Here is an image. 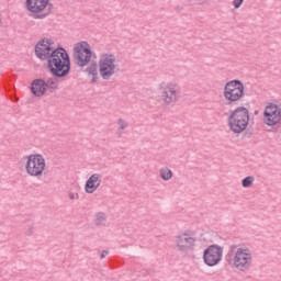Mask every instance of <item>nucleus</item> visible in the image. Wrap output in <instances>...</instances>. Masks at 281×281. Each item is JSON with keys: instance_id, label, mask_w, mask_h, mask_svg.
Here are the masks:
<instances>
[{"instance_id": "5701e85b", "label": "nucleus", "mask_w": 281, "mask_h": 281, "mask_svg": "<svg viewBox=\"0 0 281 281\" xmlns=\"http://www.w3.org/2000/svg\"><path fill=\"white\" fill-rule=\"evenodd\" d=\"M108 255H109V251L103 250V251L101 252V258H106Z\"/></svg>"}, {"instance_id": "f257e3e1", "label": "nucleus", "mask_w": 281, "mask_h": 281, "mask_svg": "<svg viewBox=\"0 0 281 281\" xmlns=\"http://www.w3.org/2000/svg\"><path fill=\"white\" fill-rule=\"evenodd\" d=\"M254 255L248 247H239L238 245H232L226 258V261L231 269H237L238 271H247L251 267Z\"/></svg>"}, {"instance_id": "0eeeda50", "label": "nucleus", "mask_w": 281, "mask_h": 281, "mask_svg": "<svg viewBox=\"0 0 281 281\" xmlns=\"http://www.w3.org/2000/svg\"><path fill=\"white\" fill-rule=\"evenodd\" d=\"M158 93L159 99L162 101L165 106H170V104H175V102L179 101V94L181 93V88L177 82H166L161 81L158 85Z\"/></svg>"}, {"instance_id": "20e7f679", "label": "nucleus", "mask_w": 281, "mask_h": 281, "mask_svg": "<svg viewBox=\"0 0 281 281\" xmlns=\"http://www.w3.org/2000/svg\"><path fill=\"white\" fill-rule=\"evenodd\" d=\"M245 98V83L240 79L227 81L224 86V99L228 106L237 104Z\"/></svg>"}, {"instance_id": "9b49d317", "label": "nucleus", "mask_w": 281, "mask_h": 281, "mask_svg": "<svg viewBox=\"0 0 281 281\" xmlns=\"http://www.w3.org/2000/svg\"><path fill=\"white\" fill-rule=\"evenodd\" d=\"M195 243L196 239L188 232L181 233L175 237V245L179 251L192 249Z\"/></svg>"}, {"instance_id": "a211bd4d", "label": "nucleus", "mask_w": 281, "mask_h": 281, "mask_svg": "<svg viewBox=\"0 0 281 281\" xmlns=\"http://www.w3.org/2000/svg\"><path fill=\"white\" fill-rule=\"evenodd\" d=\"M254 181H256V178L254 176H247L241 180L243 188H251L254 186Z\"/></svg>"}, {"instance_id": "f8f14e48", "label": "nucleus", "mask_w": 281, "mask_h": 281, "mask_svg": "<svg viewBox=\"0 0 281 281\" xmlns=\"http://www.w3.org/2000/svg\"><path fill=\"white\" fill-rule=\"evenodd\" d=\"M100 186H102V175L92 173L85 183L86 194H93V192L98 191Z\"/></svg>"}, {"instance_id": "4be33fe9", "label": "nucleus", "mask_w": 281, "mask_h": 281, "mask_svg": "<svg viewBox=\"0 0 281 281\" xmlns=\"http://www.w3.org/2000/svg\"><path fill=\"white\" fill-rule=\"evenodd\" d=\"M117 124H119V126H120V128H121L122 131H124V128H126V126H128V124L126 123V121H124V120H122V119H120V120L117 121Z\"/></svg>"}, {"instance_id": "393cba45", "label": "nucleus", "mask_w": 281, "mask_h": 281, "mask_svg": "<svg viewBox=\"0 0 281 281\" xmlns=\"http://www.w3.org/2000/svg\"><path fill=\"white\" fill-rule=\"evenodd\" d=\"M94 74H97V72H95V69H94Z\"/></svg>"}, {"instance_id": "412c9836", "label": "nucleus", "mask_w": 281, "mask_h": 281, "mask_svg": "<svg viewBox=\"0 0 281 281\" xmlns=\"http://www.w3.org/2000/svg\"><path fill=\"white\" fill-rule=\"evenodd\" d=\"M243 3H245V0H233V7L235 8V10H238Z\"/></svg>"}, {"instance_id": "dca6fc26", "label": "nucleus", "mask_w": 281, "mask_h": 281, "mask_svg": "<svg viewBox=\"0 0 281 281\" xmlns=\"http://www.w3.org/2000/svg\"><path fill=\"white\" fill-rule=\"evenodd\" d=\"M160 177L164 181H170L172 179V170L168 169V167L161 168Z\"/></svg>"}, {"instance_id": "f3484780", "label": "nucleus", "mask_w": 281, "mask_h": 281, "mask_svg": "<svg viewBox=\"0 0 281 281\" xmlns=\"http://www.w3.org/2000/svg\"><path fill=\"white\" fill-rule=\"evenodd\" d=\"M203 258H204L205 265H207L209 267H212V247H209L205 249Z\"/></svg>"}, {"instance_id": "ddd939ff", "label": "nucleus", "mask_w": 281, "mask_h": 281, "mask_svg": "<svg viewBox=\"0 0 281 281\" xmlns=\"http://www.w3.org/2000/svg\"><path fill=\"white\" fill-rule=\"evenodd\" d=\"M26 9L32 14H40V12H45L49 5V0H26Z\"/></svg>"}, {"instance_id": "39448f33", "label": "nucleus", "mask_w": 281, "mask_h": 281, "mask_svg": "<svg viewBox=\"0 0 281 281\" xmlns=\"http://www.w3.org/2000/svg\"><path fill=\"white\" fill-rule=\"evenodd\" d=\"M249 124V110L245 106L236 108L228 116V126L233 133H243Z\"/></svg>"}, {"instance_id": "aec40b11", "label": "nucleus", "mask_w": 281, "mask_h": 281, "mask_svg": "<svg viewBox=\"0 0 281 281\" xmlns=\"http://www.w3.org/2000/svg\"><path fill=\"white\" fill-rule=\"evenodd\" d=\"M46 89H58V81H56V79H48L46 82Z\"/></svg>"}, {"instance_id": "b1692460", "label": "nucleus", "mask_w": 281, "mask_h": 281, "mask_svg": "<svg viewBox=\"0 0 281 281\" xmlns=\"http://www.w3.org/2000/svg\"><path fill=\"white\" fill-rule=\"evenodd\" d=\"M69 196H70L71 200L78 199V193H72V194H70Z\"/></svg>"}, {"instance_id": "4468645a", "label": "nucleus", "mask_w": 281, "mask_h": 281, "mask_svg": "<svg viewBox=\"0 0 281 281\" xmlns=\"http://www.w3.org/2000/svg\"><path fill=\"white\" fill-rule=\"evenodd\" d=\"M224 251L225 247L220 246L218 244H212V267L221 265V262L223 261Z\"/></svg>"}, {"instance_id": "2eb2a0df", "label": "nucleus", "mask_w": 281, "mask_h": 281, "mask_svg": "<svg viewBox=\"0 0 281 281\" xmlns=\"http://www.w3.org/2000/svg\"><path fill=\"white\" fill-rule=\"evenodd\" d=\"M31 89H32L33 95H37V97L45 95V91H47V85L45 80L37 79L33 81Z\"/></svg>"}, {"instance_id": "423d86ee", "label": "nucleus", "mask_w": 281, "mask_h": 281, "mask_svg": "<svg viewBox=\"0 0 281 281\" xmlns=\"http://www.w3.org/2000/svg\"><path fill=\"white\" fill-rule=\"evenodd\" d=\"M99 76L103 80H111L117 71V59L111 53H103L99 56L98 61Z\"/></svg>"}, {"instance_id": "7ed1b4c3", "label": "nucleus", "mask_w": 281, "mask_h": 281, "mask_svg": "<svg viewBox=\"0 0 281 281\" xmlns=\"http://www.w3.org/2000/svg\"><path fill=\"white\" fill-rule=\"evenodd\" d=\"M24 170L29 177L41 179L47 172V161L41 154H31L25 157Z\"/></svg>"}, {"instance_id": "6e6552de", "label": "nucleus", "mask_w": 281, "mask_h": 281, "mask_svg": "<svg viewBox=\"0 0 281 281\" xmlns=\"http://www.w3.org/2000/svg\"><path fill=\"white\" fill-rule=\"evenodd\" d=\"M72 58L78 67H87L93 58V49L89 42L81 41L74 44Z\"/></svg>"}, {"instance_id": "6ab92c4d", "label": "nucleus", "mask_w": 281, "mask_h": 281, "mask_svg": "<svg viewBox=\"0 0 281 281\" xmlns=\"http://www.w3.org/2000/svg\"><path fill=\"white\" fill-rule=\"evenodd\" d=\"M106 223V215L104 213H98L95 215V224L104 225Z\"/></svg>"}, {"instance_id": "f03ea898", "label": "nucleus", "mask_w": 281, "mask_h": 281, "mask_svg": "<svg viewBox=\"0 0 281 281\" xmlns=\"http://www.w3.org/2000/svg\"><path fill=\"white\" fill-rule=\"evenodd\" d=\"M48 60V69L53 74V76H57L58 78H63L69 74L71 69V61L69 60V54L65 48H56L54 49Z\"/></svg>"}, {"instance_id": "1a4fd4ad", "label": "nucleus", "mask_w": 281, "mask_h": 281, "mask_svg": "<svg viewBox=\"0 0 281 281\" xmlns=\"http://www.w3.org/2000/svg\"><path fill=\"white\" fill-rule=\"evenodd\" d=\"M263 124L278 126L281 124V108L276 103H269L263 112Z\"/></svg>"}, {"instance_id": "9d476101", "label": "nucleus", "mask_w": 281, "mask_h": 281, "mask_svg": "<svg viewBox=\"0 0 281 281\" xmlns=\"http://www.w3.org/2000/svg\"><path fill=\"white\" fill-rule=\"evenodd\" d=\"M56 44L54 40L44 37L35 46V54L40 60H47L49 56H52V52H54Z\"/></svg>"}]
</instances>
